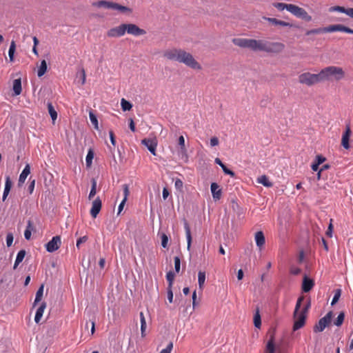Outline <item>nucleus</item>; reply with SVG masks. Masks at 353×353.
<instances>
[{"mask_svg":"<svg viewBox=\"0 0 353 353\" xmlns=\"http://www.w3.org/2000/svg\"><path fill=\"white\" fill-rule=\"evenodd\" d=\"M174 269H175V271L176 272H179V270H180V267H181V260H180V258L179 256H175L174 258Z\"/></svg>","mask_w":353,"mask_h":353,"instance_id":"de8ad7c7","label":"nucleus"},{"mask_svg":"<svg viewBox=\"0 0 353 353\" xmlns=\"http://www.w3.org/2000/svg\"><path fill=\"white\" fill-rule=\"evenodd\" d=\"M214 162L216 164H218L222 168L223 172L225 174L230 175L232 177H234L235 176V173L232 170L228 169L226 167V165L220 160V159L216 158L215 160H214Z\"/></svg>","mask_w":353,"mask_h":353,"instance_id":"b1692460","label":"nucleus"},{"mask_svg":"<svg viewBox=\"0 0 353 353\" xmlns=\"http://www.w3.org/2000/svg\"><path fill=\"white\" fill-rule=\"evenodd\" d=\"M349 140H350L349 138L342 137L341 144L343 146V148L345 149H349L350 147V143H349Z\"/></svg>","mask_w":353,"mask_h":353,"instance_id":"8fccbe9b","label":"nucleus"},{"mask_svg":"<svg viewBox=\"0 0 353 353\" xmlns=\"http://www.w3.org/2000/svg\"><path fill=\"white\" fill-rule=\"evenodd\" d=\"M43 294V285H42L37 290L34 301V306L37 305L41 300Z\"/></svg>","mask_w":353,"mask_h":353,"instance_id":"f704fd0d","label":"nucleus"},{"mask_svg":"<svg viewBox=\"0 0 353 353\" xmlns=\"http://www.w3.org/2000/svg\"><path fill=\"white\" fill-rule=\"evenodd\" d=\"M344 319H345V314L343 312H341L339 313L337 318L334 321V324L337 327L341 326L344 321Z\"/></svg>","mask_w":353,"mask_h":353,"instance_id":"ea45409f","label":"nucleus"},{"mask_svg":"<svg viewBox=\"0 0 353 353\" xmlns=\"http://www.w3.org/2000/svg\"><path fill=\"white\" fill-rule=\"evenodd\" d=\"M288 12L301 20L306 21L312 20V17L308 14L305 9L294 4L289 3Z\"/></svg>","mask_w":353,"mask_h":353,"instance_id":"0eeeda50","label":"nucleus"},{"mask_svg":"<svg viewBox=\"0 0 353 353\" xmlns=\"http://www.w3.org/2000/svg\"><path fill=\"white\" fill-rule=\"evenodd\" d=\"M34 185H35V179H32L30 182V184L28 188L30 194H32L33 192L34 189Z\"/></svg>","mask_w":353,"mask_h":353,"instance_id":"052dcab7","label":"nucleus"},{"mask_svg":"<svg viewBox=\"0 0 353 353\" xmlns=\"http://www.w3.org/2000/svg\"><path fill=\"white\" fill-rule=\"evenodd\" d=\"M126 30L129 34H132L134 36L142 35L146 32L143 29H141L132 23H128Z\"/></svg>","mask_w":353,"mask_h":353,"instance_id":"dca6fc26","label":"nucleus"},{"mask_svg":"<svg viewBox=\"0 0 353 353\" xmlns=\"http://www.w3.org/2000/svg\"><path fill=\"white\" fill-rule=\"evenodd\" d=\"M303 300V296H301L298 299L296 303L295 310H294V313L300 312L299 310L301 308V303H302Z\"/></svg>","mask_w":353,"mask_h":353,"instance_id":"09e8293b","label":"nucleus"},{"mask_svg":"<svg viewBox=\"0 0 353 353\" xmlns=\"http://www.w3.org/2000/svg\"><path fill=\"white\" fill-rule=\"evenodd\" d=\"M254 239L257 247L260 249L265 245V239L262 231H258L255 233Z\"/></svg>","mask_w":353,"mask_h":353,"instance_id":"412c9836","label":"nucleus"},{"mask_svg":"<svg viewBox=\"0 0 353 353\" xmlns=\"http://www.w3.org/2000/svg\"><path fill=\"white\" fill-rule=\"evenodd\" d=\"M232 43L240 48H248L252 51L265 52L268 53H279L285 46L279 42H271L265 39H253L245 38H234Z\"/></svg>","mask_w":353,"mask_h":353,"instance_id":"f257e3e1","label":"nucleus"},{"mask_svg":"<svg viewBox=\"0 0 353 353\" xmlns=\"http://www.w3.org/2000/svg\"><path fill=\"white\" fill-rule=\"evenodd\" d=\"M13 242V235L12 233H8L6 236V244L8 247H10Z\"/></svg>","mask_w":353,"mask_h":353,"instance_id":"3c124183","label":"nucleus"},{"mask_svg":"<svg viewBox=\"0 0 353 353\" xmlns=\"http://www.w3.org/2000/svg\"><path fill=\"white\" fill-rule=\"evenodd\" d=\"M91 6L95 10H108L114 12L115 14H122L126 16H130L133 13V10L129 7L106 0L92 1Z\"/></svg>","mask_w":353,"mask_h":353,"instance_id":"7ed1b4c3","label":"nucleus"},{"mask_svg":"<svg viewBox=\"0 0 353 353\" xmlns=\"http://www.w3.org/2000/svg\"><path fill=\"white\" fill-rule=\"evenodd\" d=\"M47 107H48V112L51 117V119L52 120L54 121L57 119V111L55 110L54 106L52 105V103L50 102H48V104H47Z\"/></svg>","mask_w":353,"mask_h":353,"instance_id":"c85d7f7f","label":"nucleus"},{"mask_svg":"<svg viewBox=\"0 0 353 353\" xmlns=\"http://www.w3.org/2000/svg\"><path fill=\"white\" fill-rule=\"evenodd\" d=\"M332 220L330 219V225L328 226L327 230L326 232V235L327 236H329V237H332V236L333 226H332Z\"/></svg>","mask_w":353,"mask_h":353,"instance_id":"bf43d9fd","label":"nucleus"},{"mask_svg":"<svg viewBox=\"0 0 353 353\" xmlns=\"http://www.w3.org/2000/svg\"><path fill=\"white\" fill-rule=\"evenodd\" d=\"M33 229L32 223L31 221H28V225L27 228L24 232V236L25 239L27 240H29L31 237V231Z\"/></svg>","mask_w":353,"mask_h":353,"instance_id":"72a5a7b5","label":"nucleus"},{"mask_svg":"<svg viewBox=\"0 0 353 353\" xmlns=\"http://www.w3.org/2000/svg\"><path fill=\"white\" fill-rule=\"evenodd\" d=\"M80 78L81 80V85H83L85 82V72L84 69H81L80 71Z\"/></svg>","mask_w":353,"mask_h":353,"instance_id":"e2e57ef3","label":"nucleus"},{"mask_svg":"<svg viewBox=\"0 0 353 353\" xmlns=\"http://www.w3.org/2000/svg\"><path fill=\"white\" fill-rule=\"evenodd\" d=\"M178 144L180 146V150L179 151V156L185 161H188V157L187 154V150L185 145V139L183 136H180L178 140Z\"/></svg>","mask_w":353,"mask_h":353,"instance_id":"4468645a","label":"nucleus"},{"mask_svg":"<svg viewBox=\"0 0 353 353\" xmlns=\"http://www.w3.org/2000/svg\"><path fill=\"white\" fill-rule=\"evenodd\" d=\"M184 229L185 231V235L187 239V243H188V250H190L192 243V236H191V231L190 228L189 226L188 223L185 221H184Z\"/></svg>","mask_w":353,"mask_h":353,"instance_id":"a878e982","label":"nucleus"},{"mask_svg":"<svg viewBox=\"0 0 353 353\" xmlns=\"http://www.w3.org/2000/svg\"><path fill=\"white\" fill-rule=\"evenodd\" d=\"M15 49H16L15 42L14 41H12L10 43L9 50H8V56H9L10 61L11 62H12L14 61V54L15 52Z\"/></svg>","mask_w":353,"mask_h":353,"instance_id":"c9c22d12","label":"nucleus"},{"mask_svg":"<svg viewBox=\"0 0 353 353\" xmlns=\"http://www.w3.org/2000/svg\"><path fill=\"white\" fill-rule=\"evenodd\" d=\"M25 256H26V251L24 250H21L20 251H19V252L17 254V257H16L15 262L14 264V267H13L14 269H16L17 267L19 265V264L21 262H22Z\"/></svg>","mask_w":353,"mask_h":353,"instance_id":"cd10ccee","label":"nucleus"},{"mask_svg":"<svg viewBox=\"0 0 353 353\" xmlns=\"http://www.w3.org/2000/svg\"><path fill=\"white\" fill-rule=\"evenodd\" d=\"M140 320H141V332L142 336H145V332L146 329V321L143 315V313L140 312Z\"/></svg>","mask_w":353,"mask_h":353,"instance_id":"e433bc0d","label":"nucleus"},{"mask_svg":"<svg viewBox=\"0 0 353 353\" xmlns=\"http://www.w3.org/2000/svg\"><path fill=\"white\" fill-rule=\"evenodd\" d=\"M328 10L330 12H335V11L343 12V13H345L347 15L353 18V8H347L346 9L344 7L336 6L330 7L328 9Z\"/></svg>","mask_w":353,"mask_h":353,"instance_id":"6ab92c4d","label":"nucleus"},{"mask_svg":"<svg viewBox=\"0 0 353 353\" xmlns=\"http://www.w3.org/2000/svg\"><path fill=\"white\" fill-rule=\"evenodd\" d=\"M257 182L267 188H270L273 185L272 183L270 181L268 177L265 175L259 176L257 179Z\"/></svg>","mask_w":353,"mask_h":353,"instance_id":"bb28decb","label":"nucleus"},{"mask_svg":"<svg viewBox=\"0 0 353 353\" xmlns=\"http://www.w3.org/2000/svg\"><path fill=\"white\" fill-rule=\"evenodd\" d=\"M89 117L91 123L94 126V128L98 129V120L95 114L93 112H90Z\"/></svg>","mask_w":353,"mask_h":353,"instance_id":"37998d69","label":"nucleus"},{"mask_svg":"<svg viewBox=\"0 0 353 353\" xmlns=\"http://www.w3.org/2000/svg\"><path fill=\"white\" fill-rule=\"evenodd\" d=\"M125 202H126L125 199H123L122 201L120 203V204L118 207V212H117L118 214H119L121 212V211L123 210Z\"/></svg>","mask_w":353,"mask_h":353,"instance_id":"338daca9","label":"nucleus"},{"mask_svg":"<svg viewBox=\"0 0 353 353\" xmlns=\"http://www.w3.org/2000/svg\"><path fill=\"white\" fill-rule=\"evenodd\" d=\"M334 31H343L347 33L353 34V30L350 28H347V27H345V26H343L341 25H334V26H330L327 28H316V29H312V30H308L306 32V34L307 35L316 34H321V33H324V32H334Z\"/></svg>","mask_w":353,"mask_h":353,"instance_id":"39448f33","label":"nucleus"},{"mask_svg":"<svg viewBox=\"0 0 353 353\" xmlns=\"http://www.w3.org/2000/svg\"><path fill=\"white\" fill-rule=\"evenodd\" d=\"M307 314L305 312L300 311V312L294 313V323L293 330L294 331L301 328L305 323Z\"/></svg>","mask_w":353,"mask_h":353,"instance_id":"1a4fd4ad","label":"nucleus"},{"mask_svg":"<svg viewBox=\"0 0 353 353\" xmlns=\"http://www.w3.org/2000/svg\"><path fill=\"white\" fill-rule=\"evenodd\" d=\"M169 194H170V192H169V190H168V188H164L163 189V192H162L163 199L164 200H166L167 198L168 197Z\"/></svg>","mask_w":353,"mask_h":353,"instance_id":"0e129e2a","label":"nucleus"},{"mask_svg":"<svg viewBox=\"0 0 353 353\" xmlns=\"http://www.w3.org/2000/svg\"><path fill=\"white\" fill-rule=\"evenodd\" d=\"M127 27L125 23H122L121 26L112 28L108 32V37H117L123 35L126 31Z\"/></svg>","mask_w":353,"mask_h":353,"instance_id":"9b49d317","label":"nucleus"},{"mask_svg":"<svg viewBox=\"0 0 353 353\" xmlns=\"http://www.w3.org/2000/svg\"><path fill=\"white\" fill-rule=\"evenodd\" d=\"M173 347V344L170 342L165 348L163 349L160 353H171V351Z\"/></svg>","mask_w":353,"mask_h":353,"instance_id":"5fc2aeb1","label":"nucleus"},{"mask_svg":"<svg viewBox=\"0 0 353 353\" xmlns=\"http://www.w3.org/2000/svg\"><path fill=\"white\" fill-rule=\"evenodd\" d=\"M102 206L101 200L99 197H97L92 202L90 210V214L93 218H96L99 213Z\"/></svg>","mask_w":353,"mask_h":353,"instance_id":"ddd939ff","label":"nucleus"},{"mask_svg":"<svg viewBox=\"0 0 353 353\" xmlns=\"http://www.w3.org/2000/svg\"><path fill=\"white\" fill-rule=\"evenodd\" d=\"M325 161V158L319 154L316 157L314 161L312 163L311 168L313 171H317L319 165Z\"/></svg>","mask_w":353,"mask_h":353,"instance_id":"393cba45","label":"nucleus"},{"mask_svg":"<svg viewBox=\"0 0 353 353\" xmlns=\"http://www.w3.org/2000/svg\"><path fill=\"white\" fill-rule=\"evenodd\" d=\"M161 245L163 248H168V237L165 234H162L161 236Z\"/></svg>","mask_w":353,"mask_h":353,"instance_id":"49530a36","label":"nucleus"},{"mask_svg":"<svg viewBox=\"0 0 353 353\" xmlns=\"http://www.w3.org/2000/svg\"><path fill=\"white\" fill-rule=\"evenodd\" d=\"M350 135H351V129H350V125L347 124V125H346L345 131L343 134L342 137H346V138H349L350 139Z\"/></svg>","mask_w":353,"mask_h":353,"instance_id":"864d4df0","label":"nucleus"},{"mask_svg":"<svg viewBox=\"0 0 353 353\" xmlns=\"http://www.w3.org/2000/svg\"><path fill=\"white\" fill-rule=\"evenodd\" d=\"M61 244V237L59 236H54L48 243L46 244V250L48 252H53L60 248Z\"/></svg>","mask_w":353,"mask_h":353,"instance_id":"9d476101","label":"nucleus"},{"mask_svg":"<svg viewBox=\"0 0 353 353\" xmlns=\"http://www.w3.org/2000/svg\"><path fill=\"white\" fill-rule=\"evenodd\" d=\"M166 279L168 282V288H172V283L174 279V274L173 272L170 271L166 274Z\"/></svg>","mask_w":353,"mask_h":353,"instance_id":"a19ab883","label":"nucleus"},{"mask_svg":"<svg viewBox=\"0 0 353 353\" xmlns=\"http://www.w3.org/2000/svg\"><path fill=\"white\" fill-rule=\"evenodd\" d=\"M47 71V63L46 60H42L41 62L40 67L37 71V75L39 77H42Z\"/></svg>","mask_w":353,"mask_h":353,"instance_id":"c756f323","label":"nucleus"},{"mask_svg":"<svg viewBox=\"0 0 353 353\" xmlns=\"http://www.w3.org/2000/svg\"><path fill=\"white\" fill-rule=\"evenodd\" d=\"M91 183H92L91 190H90V192L89 196H88L89 199H91L92 198H93L97 193V190H97V181H96V179H92Z\"/></svg>","mask_w":353,"mask_h":353,"instance_id":"2f4dec72","label":"nucleus"},{"mask_svg":"<svg viewBox=\"0 0 353 353\" xmlns=\"http://www.w3.org/2000/svg\"><path fill=\"white\" fill-rule=\"evenodd\" d=\"M205 281V272L199 271L198 273V283L200 289H203Z\"/></svg>","mask_w":353,"mask_h":353,"instance_id":"473e14b6","label":"nucleus"},{"mask_svg":"<svg viewBox=\"0 0 353 353\" xmlns=\"http://www.w3.org/2000/svg\"><path fill=\"white\" fill-rule=\"evenodd\" d=\"M88 240V236H83L82 237H80L77 239V244H76V246L79 248L80 247V245L83 243H85V241H87Z\"/></svg>","mask_w":353,"mask_h":353,"instance_id":"4d7b16f0","label":"nucleus"},{"mask_svg":"<svg viewBox=\"0 0 353 353\" xmlns=\"http://www.w3.org/2000/svg\"><path fill=\"white\" fill-rule=\"evenodd\" d=\"M167 296L169 302L172 303L173 301V292L172 290V288H167Z\"/></svg>","mask_w":353,"mask_h":353,"instance_id":"6e6d98bb","label":"nucleus"},{"mask_svg":"<svg viewBox=\"0 0 353 353\" xmlns=\"http://www.w3.org/2000/svg\"><path fill=\"white\" fill-rule=\"evenodd\" d=\"M301 270L299 268H292L290 270L291 274L298 275L301 273Z\"/></svg>","mask_w":353,"mask_h":353,"instance_id":"774afa93","label":"nucleus"},{"mask_svg":"<svg viewBox=\"0 0 353 353\" xmlns=\"http://www.w3.org/2000/svg\"><path fill=\"white\" fill-rule=\"evenodd\" d=\"M219 143V139L217 137H213L210 139V145L212 147H214V146H216V145H218Z\"/></svg>","mask_w":353,"mask_h":353,"instance_id":"680f3d73","label":"nucleus"},{"mask_svg":"<svg viewBox=\"0 0 353 353\" xmlns=\"http://www.w3.org/2000/svg\"><path fill=\"white\" fill-rule=\"evenodd\" d=\"M265 353H283L281 350L276 349L273 336L270 337L267 343Z\"/></svg>","mask_w":353,"mask_h":353,"instance_id":"f3484780","label":"nucleus"},{"mask_svg":"<svg viewBox=\"0 0 353 353\" xmlns=\"http://www.w3.org/2000/svg\"><path fill=\"white\" fill-rule=\"evenodd\" d=\"M123 194H124L123 199H125V201H127L128 196L129 195V187L127 184H124L123 185Z\"/></svg>","mask_w":353,"mask_h":353,"instance_id":"13d9d810","label":"nucleus"},{"mask_svg":"<svg viewBox=\"0 0 353 353\" xmlns=\"http://www.w3.org/2000/svg\"><path fill=\"white\" fill-rule=\"evenodd\" d=\"M254 326L257 328H260L261 325V319L259 314V308L256 309V312L254 316Z\"/></svg>","mask_w":353,"mask_h":353,"instance_id":"7c9ffc66","label":"nucleus"},{"mask_svg":"<svg viewBox=\"0 0 353 353\" xmlns=\"http://www.w3.org/2000/svg\"><path fill=\"white\" fill-rule=\"evenodd\" d=\"M163 57L168 60L182 63L194 70L201 69V65L195 60L193 56L190 53L181 49H168L164 51Z\"/></svg>","mask_w":353,"mask_h":353,"instance_id":"f03ea898","label":"nucleus"},{"mask_svg":"<svg viewBox=\"0 0 353 353\" xmlns=\"http://www.w3.org/2000/svg\"><path fill=\"white\" fill-rule=\"evenodd\" d=\"M121 105L123 111H129L132 108V103L130 101L125 100V99H121Z\"/></svg>","mask_w":353,"mask_h":353,"instance_id":"4c0bfd02","label":"nucleus"},{"mask_svg":"<svg viewBox=\"0 0 353 353\" xmlns=\"http://www.w3.org/2000/svg\"><path fill=\"white\" fill-rule=\"evenodd\" d=\"M46 303L45 302H43L41 303L39 307L37 308V310L36 311L35 316H34L35 323H39L41 317L43 316V314L44 310L46 309Z\"/></svg>","mask_w":353,"mask_h":353,"instance_id":"4be33fe9","label":"nucleus"},{"mask_svg":"<svg viewBox=\"0 0 353 353\" xmlns=\"http://www.w3.org/2000/svg\"><path fill=\"white\" fill-rule=\"evenodd\" d=\"M109 134H110V139L111 143L113 145H116V140H115V137H114V134L113 132L112 131H110L109 132Z\"/></svg>","mask_w":353,"mask_h":353,"instance_id":"69168bd1","label":"nucleus"},{"mask_svg":"<svg viewBox=\"0 0 353 353\" xmlns=\"http://www.w3.org/2000/svg\"><path fill=\"white\" fill-rule=\"evenodd\" d=\"M30 166L28 163L26 165L25 168H23V171L21 172V173L19 175V182H18L19 186H21L24 183L27 176L30 174Z\"/></svg>","mask_w":353,"mask_h":353,"instance_id":"a211bd4d","label":"nucleus"},{"mask_svg":"<svg viewBox=\"0 0 353 353\" xmlns=\"http://www.w3.org/2000/svg\"><path fill=\"white\" fill-rule=\"evenodd\" d=\"M12 90L14 96H18L21 93V78L16 79L13 81Z\"/></svg>","mask_w":353,"mask_h":353,"instance_id":"5701e85b","label":"nucleus"},{"mask_svg":"<svg viewBox=\"0 0 353 353\" xmlns=\"http://www.w3.org/2000/svg\"><path fill=\"white\" fill-rule=\"evenodd\" d=\"M12 185V182L10 176H6L5 188L4 190L10 192Z\"/></svg>","mask_w":353,"mask_h":353,"instance_id":"c03bdc74","label":"nucleus"},{"mask_svg":"<svg viewBox=\"0 0 353 353\" xmlns=\"http://www.w3.org/2000/svg\"><path fill=\"white\" fill-rule=\"evenodd\" d=\"M141 143L144 145L153 155H156L157 141L155 139H144L141 141Z\"/></svg>","mask_w":353,"mask_h":353,"instance_id":"f8f14e48","label":"nucleus"},{"mask_svg":"<svg viewBox=\"0 0 353 353\" xmlns=\"http://www.w3.org/2000/svg\"><path fill=\"white\" fill-rule=\"evenodd\" d=\"M273 6L277 8L279 10H287L288 11L289 4L284 3H275Z\"/></svg>","mask_w":353,"mask_h":353,"instance_id":"79ce46f5","label":"nucleus"},{"mask_svg":"<svg viewBox=\"0 0 353 353\" xmlns=\"http://www.w3.org/2000/svg\"><path fill=\"white\" fill-rule=\"evenodd\" d=\"M345 77V72L341 67L327 66L319 72L321 82L323 81H339Z\"/></svg>","mask_w":353,"mask_h":353,"instance_id":"20e7f679","label":"nucleus"},{"mask_svg":"<svg viewBox=\"0 0 353 353\" xmlns=\"http://www.w3.org/2000/svg\"><path fill=\"white\" fill-rule=\"evenodd\" d=\"M341 291L340 289H338L335 291L334 295L332 298V303H331L332 305H334V304H336L338 302V301L341 296Z\"/></svg>","mask_w":353,"mask_h":353,"instance_id":"a18cd8bd","label":"nucleus"},{"mask_svg":"<svg viewBox=\"0 0 353 353\" xmlns=\"http://www.w3.org/2000/svg\"><path fill=\"white\" fill-rule=\"evenodd\" d=\"M212 197L214 200H219L221 196V190L216 183H212L210 186Z\"/></svg>","mask_w":353,"mask_h":353,"instance_id":"aec40b11","label":"nucleus"},{"mask_svg":"<svg viewBox=\"0 0 353 353\" xmlns=\"http://www.w3.org/2000/svg\"><path fill=\"white\" fill-rule=\"evenodd\" d=\"M183 183L180 179H176L174 182V186L176 190H181L183 188Z\"/></svg>","mask_w":353,"mask_h":353,"instance_id":"603ef678","label":"nucleus"},{"mask_svg":"<svg viewBox=\"0 0 353 353\" xmlns=\"http://www.w3.org/2000/svg\"><path fill=\"white\" fill-rule=\"evenodd\" d=\"M333 312L332 311L328 312L325 314V316L320 319L318 323H316V325L314 326V332H323L324 329L330 324Z\"/></svg>","mask_w":353,"mask_h":353,"instance_id":"6e6552de","label":"nucleus"},{"mask_svg":"<svg viewBox=\"0 0 353 353\" xmlns=\"http://www.w3.org/2000/svg\"><path fill=\"white\" fill-rule=\"evenodd\" d=\"M94 158V152L92 149H90L85 157V163L87 167H90L92 165V159Z\"/></svg>","mask_w":353,"mask_h":353,"instance_id":"58836bf2","label":"nucleus"},{"mask_svg":"<svg viewBox=\"0 0 353 353\" xmlns=\"http://www.w3.org/2000/svg\"><path fill=\"white\" fill-rule=\"evenodd\" d=\"M299 82L307 86H311L321 82L319 72L318 74H312L310 72L302 73L299 76Z\"/></svg>","mask_w":353,"mask_h":353,"instance_id":"423d86ee","label":"nucleus"},{"mask_svg":"<svg viewBox=\"0 0 353 353\" xmlns=\"http://www.w3.org/2000/svg\"><path fill=\"white\" fill-rule=\"evenodd\" d=\"M314 285V282L312 279L308 278L307 276H305L303 279L302 283V290L303 292H310Z\"/></svg>","mask_w":353,"mask_h":353,"instance_id":"2eb2a0df","label":"nucleus"}]
</instances>
